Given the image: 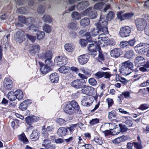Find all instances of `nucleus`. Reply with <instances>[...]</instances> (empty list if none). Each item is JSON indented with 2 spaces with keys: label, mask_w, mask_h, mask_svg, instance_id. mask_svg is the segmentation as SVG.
Returning a JSON list of instances; mask_svg holds the SVG:
<instances>
[{
  "label": "nucleus",
  "mask_w": 149,
  "mask_h": 149,
  "mask_svg": "<svg viewBox=\"0 0 149 149\" xmlns=\"http://www.w3.org/2000/svg\"><path fill=\"white\" fill-rule=\"evenodd\" d=\"M32 103L31 101L28 99L22 102L20 104L19 108L22 111H24L26 110L28 106Z\"/></svg>",
  "instance_id": "nucleus-19"
},
{
  "label": "nucleus",
  "mask_w": 149,
  "mask_h": 149,
  "mask_svg": "<svg viewBox=\"0 0 149 149\" xmlns=\"http://www.w3.org/2000/svg\"><path fill=\"white\" fill-rule=\"evenodd\" d=\"M43 20L45 22L48 23H51L52 21V19L50 16L48 15H45L42 18Z\"/></svg>",
  "instance_id": "nucleus-47"
},
{
  "label": "nucleus",
  "mask_w": 149,
  "mask_h": 149,
  "mask_svg": "<svg viewBox=\"0 0 149 149\" xmlns=\"http://www.w3.org/2000/svg\"><path fill=\"white\" fill-rule=\"evenodd\" d=\"M72 17L74 19L79 20L81 18V15L77 12H74L71 14Z\"/></svg>",
  "instance_id": "nucleus-43"
},
{
  "label": "nucleus",
  "mask_w": 149,
  "mask_h": 149,
  "mask_svg": "<svg viewBox=\"0 0 149 149\" xmlns=\"http://www.w3.org/2000/svg\"><path fill=\"white\" fill-rule=\"evenodd\" d=\"M145 63V59L142 56H139L136 57L135 59V65L139 67Z\"/></svg>",
  "instance_id": "nucleus-22"
},
{
  "label": "nucleus",
  "mask_w": 149,
  "mask_h": 149,
  "mask_svg": "<svg viewBox=\"0 0 149 149\" xmlns=\"http://www.w3.org/2000/svg\"><path fill=\"white\" fill-rule=\"evenodd\" d=\"M119 71L123 75L127 76L131 73L132 70L125 68V67L121 66L120 69L119 70Z\"/></svg>",
  "instance_id": "nucleus-25"
},
{
  "label": "nucleus",
  "mask_w": 149,
  "mask_h": 149,
  "mask_svg": "<svg viewBox=\"0 0 149 149\" xmlns=\"http://www.w3.org/2000/svg\"><path fill=\"white\" fill-rule=\"evenodd\" d=\"M107 21L101 16L99 22L95 24V26H97V28H93L91 31V32H88L85 33V36L87 40L89 42H92L91 36H95L98 33L100 34L101 33H103L102 32V29L103 30V28L107 26Z\"/></svg>",
  "instance_id": "nucleus-1"
},
{
  "label": "nucleus",
  "mask_w": 149,
  "mask_h": 149,
  "mask_svg": "<svg viewBox=\"0 0 149 149\" xmlns=\"http://www.w3.org/2000/svg\"><path fill=\"white\" fill-rule=\"evenodd\" d=\"M77 126V124H74L71 125L70 127H67L70 132H72L76 128Z\"/></svg>",
  "instance_id": "nucleus-63"
},
{
  "label": "nucleus",
  "mask_w": 149,
  "mask_h": 149,
  "mask_svg": "<svg viewBox=\"0 0 149 149\" xmlns=\"http://www.w3.org/2000/svg\"><path fill=\"white\" fill-rule=\"evenodd\" d=\"M43 30L47 33H49L51 31V27L48 24H45L43 27Z\"/></svg>",
  "instance_id": "nucleus-44"
},
{
  "label": "nucleus",
  "mask_w": 149,
  "mask_h": 149,
  "mask_svg": "<svg viewBox=\"0 0 149 149\" xmlns=\"http://www.w3.org/2000/svg\"><path fill=\"white\" fill-rule=\"evenodd\" d=\"M52 58L46 59L45 61V65L51 67L54 65V63L52 61L51 59Z\"/></svg>",
  "instance_id": "nucleus-45"
},
{
  "label": "nucleus",
  "mask_w": 149,
  "mask_h": 149,
  "mask_svg": "<svg viewBox=\"0 0 149 149\" xmlns=\"http://www.w3.org/2000/svg\"><path fill=\"white\" fill-rule=\"evenodd\" d=\"M71 86L76 88H81L84 86L81 84V82L79 79H76L72 81L71 84Z\"/></svg>",
  "instance_id": "nucleus-24"
},
{
  "label": "nucleus",
  "mask_w": 149,
  "mask_h": 149,
  "mask_svg": "<svg viewBox=\"0 0 149 149\" xmlns=\"http://www.w3.org/2000/svg\"><path fill=\"white\" fill-rule=\"evenodd\" d=\"M26 38L30 40L32 42H34L36 40V37L35 36H33L29 34H26Z\"/></svg>",
  "instance_id": "nucleus-55"
},
{
  "label": "nucleus",
  "mask_w": 149,
  "mask_h": 149,
  "mask_svg": "<svg viewBox=\"0 0 149 149\" xmlns=\"http://www.w3.org/2000/svg\"><path fill=\"white\" fill-rule=\"evenodd\" d=\"M8 99L11 101L15 100L16 99L14 92L10 91L9 92L7 95Z\"/></svg>",
  "instance_id": "nucleus-37"
},
{
  "label": "nucleus",
  "mask_w": 149,
  "mask_h": 149,
  "mask_svg": "<svg viewBox=\"0 0 149 149\" xmlns=\"http://www.w3.org/2000/svg\"><path fill=\"white\" fill-rule=\"evenodd\" d=\"M137 29L139 31H143L145 29L147 25L146 22L142 18H138L135 21Z\"/></svg>",
  "instance_id": "nucleus-7"
},
{
  "label": "nucleus",
  "mask_w": 149,
  "mask_h": 149,
  "mask_svg": "<svg viewBox=\"0 0 149 149\" xmlns=\"http://www.w3.org/2000/svg\"><path fill=\"white\" fill-rule=\"evenodd\" d=\"M103 28V30L102 29V32L103 33H101L99 35L97 41L95 42L96 45L100 46V47H103L108 45L110 41L109 38L105 36V34L108 33L107 27L105 26Z\"/></svg>",
  "instance_id": "nucleus-3"
},
{
  "label": "nucleus",
  "mask_w": 149,
  "mask_h": 149,
  "mask_svg": "<svg viewBox=\"0 0 149 149\" xmlns=\"http://www.w3.org/2000/svg\"><path fill=\"white\" fill-rule=\"evenodd\" d=\"M97 98L96 96L87 95L84 96L81 101V104L85 106H89L93 103L95 99Z\"/></svg>",
  "instance_id": "nucleus-5"
},
{
  "label": "nucleus",
  "mask_w": 149,
  "mask_h": 149,
  "mask_svg": "<svg viewBox=\"0 0 149 149\" xmlns=\"http://www.w3.org/2000/svg\"><path fill=\"white\" fill-rule=\"evenodd\" d=\"M18 137L19 139L23 142L24 143L26 144L28 143V140L24 133H22L21 134L19 135Z\"/></svg>",
  "instance_id": "nucleus-35"
},
{
  "label": "nucleus",
  "mask_w": 149,
  "mask_h": 149,
  "mask_svg": "<svg viewBox=\"0 0 149 149\" xmlns=\"http://www.w3.org/2000/svg\"><path fill=\"white\" fill-rule=\"evenodd\" d=\"M134 15L132 13H129L123 14L122 12L118 13L117 14L118 18L120 20L131 18Z\"/></svg>",
  "instance_id": "nucleus-12"
},
{
  "label": "nucleus",
  "mask_w": 149,
  "mask_h": 149,
  "mask_svg": "<svg viewBox=\"0 0 149 149\" xmlns=\"http://www.w3.org/2000/svg\"><path fill=\"white\" fill-rule=\"evenodd\" d=\"M29 32L32 34L34 32H37L38 30V28L33 25H31L29 27Z\"/></svg>",
  "instance_id": "nucleus-41"
},
{
  "label": "nucleus",
  "mask_w": 149,
  "mask_h": 149,
  "mask_svg": "<svg viewBox=\"0 0 149 149\" xmlns=\"http://www.w3.org/2000/svg\"><path fill=\"white\" fill-rule=\"evenodd\" d=\"M51 81L54 83H57L58 81L59 76L56 73H53L49 76Z\"/></svg>",
  "instance_id": "nucleus-27"
},
{
  "label": "nucleus",
  "mask_w": 149,
  "mask_h": 149,
  "mask_svg": "<svg viewBox=\"0 0 149 149\" xmlns=\"http://www.w3.org/2000/svg\"><path fill=\"white\" fill-rule=\"evenodd\" d=\"M37 10L39 14H41L44 12L45 9L44 7L40 6L38 8Z\"/></svg>",
  "instance_id": "nucleus-60"
},
{
  "label": "nucleus",
  "mask_w": 149,
  "mask_h": 149,
  "mask_svg": "<svg viewBox=\"0 0 149 149\" xmlns=\"http://www.w3.org/2000/svg\"><path fill=\"white\" fill-rule=\"evenodd\" d=\"M120 46L122 48H127L128 47V43L127 41H122L120 42Z\"/></svg>",
  "instance_id": "nucleus-52"
},
{
  "label": "nucleus",
  "mask_w": 149,
  "mask_h": 149,
  "mask_svg": "<svg viewBox=\"0 0 149 149\" xmlns=\"http://www.w3.org/2000/svg\"><path fill=\"white\" fill-rule=\"evenodd\" d=\"M95 78L99 79L104 77L106 78H109L111 76L110 72H98L94 74Z\"/></svg>",
  "instance_id": "nucleus-17"
},
{
  "label": "nucleus",
  "mask_w": 149,
  "mask_h": 149,
  "mask_svg": "<svg viewBox=\"0 0 149 149\" xmlns=\"http://www.w3.org/2000/svg\"><path fill=\"white\" fill-rule=\"evenodd\" d=\"M119 125L120 128V130L121 132H125L127 131L128 129L124 125L120 124Z\"/></svg>",
  "instance_id": "nucleus-58"
},
{
  "label": "nucleus",
  "mask_w": 149,
  "mask_h": 149,
  "mask_svg": "<svg viewBox=\"0 0 149 149\" xmlns=\"http://www.w3.org/2000/svg\"><path fill=\"white\" fill-rule=\"evenodd\" d=\"M79 109V107L76 102L74 100H72L70 103L67 104L64 107V111L66 113L71 115L75 112L76 110L77 111Z\"/></svg>",
  "instance_id": "nucleus-4"
},
{
  "label": "nucleus",
  "mask_w": 149,
  "mask_h": 149,
  "mask_svg": "<svg viewBox=\"0 0 149 149\" xmlns=\"http://www.w3.org/2000/svg\"><path fill=\"white\" fill-rule=\"evenodd\" d=\"M19 20L20 22L23 24H26V19L25 17L21 16L19 17Z\"/></svg>",
  "instance_id": "nucleus-64"
},
{
  "label": "nucleus",
  "mask_w": 149,
  "mask_h": 149,
  "mask_svg": "<svg viewBox=\"0 0 149 149\" xmlns=\"http://www.w3.org/2000/svg\"><path fill=\"white\" fill-rule=\"evenodd\" d=\"M3 87L6 90H10L13 87L12 80L9 78H5L3 81Z\"/></svg>",
  "instance_id": "nucleus-15"
},
{
  "label": "nucleus",
  "mask_w": 149,
  "mask_h": 149,
  "mask_svg": "<svg viewBox=\"0 0 149 149\" xmlns=\"http://www.w3.org/2000/svg\"><path fill=\"white\" fill-rule=\"evenodd\" d=\"M42 145V146L47 149H55V146L51 143V141L48 139L44 140Z\"/></svg>",
  "instance_id": "nucleus-20"
},
{
  "label": "nucleus",
  "mask_w": 149,
  "mask_h": 149,
  "mask_svg": "<svg viewBox=\"0 0 149 149\" xmlns=\"http://www.w3.org/2000/svg\"><path fill=\"white\" fill-rule=\"evenodd\" d=\"M80 70L85 75L90 76L91 75V70L88 69H84L83 68H81Z\"/></svg>",
  "instance_id": "nucleus-50"
},
{
  "label": "nucleus",
  "mask_w": 149,
  "mask_h": 149,
  "mask_svg": "<svg viewBox=\"0 0 149 149\" xmlns=\"http://www.w3.org/2000/svg\"><path fill=\"white\" fill-rule=\"evenodd\" d=\"M114 14L113 12H109L107 16V18L108 21H110L114 17Z\"/></svg>",
  "instance_id": "nucleus-54"
},
{
  "label": "nucleus",
  "mask_w": 149,
  "mask_h": 149,
  "mask_svg": "<svg viewBox=\"0 0 149 149\" xmlns=\"http://www.w3.org/2000/svg\"><path fill=\"white\" fill-rule=\"evenodd\" d=\"M16 99L19 100H21L23 97V92L20 90H18L14 92Z\"/></svg>",
  "instance_id": "nucleus-34"
},
{
  "label": "nucleus",
  "mask_w": 149,
  "mask_h": 149,
  "mask_svg": "<svg viewBox=\"0 0 149 149\" xmlns=\"http://www.w3.org/2000/svg\"><path fill=\"white\" fill-rule=\"evenodd\" d=\"M40 47L37 44L32 45L29 48V52L33 55H34L36 52L40 50Z\"/></svg>",
  "instance_id": "nucleus-21"
},
{
  "label": "nucleus",
  "mask_w": 149,
  "mask_h": 149,
  "mask_svg": "<svg viewBox=\"0 0 149 149\" xmlns=\"http://www.w3.org/2000/svg\"><path fill=\"white\" fill-rule=\"evenodd\" d=\"M89 19L88 18H85L80 21V24L81 26H85L89 24Z\"/></svg>",
  "instance_id": "nucleus-39"
},
{
  "label": "nucleus",
  "mask_w": 149,
  "mask_h": 149,
  "mask_svg": "<svg viewBox=\"0 0 149 149\" xmlns=\"http://www.w3.org/2000/svg\"><path fill=\"white\" fill-rule=\"evenodd\" d=\"M24 33L22 30H19L15 35L14 38L16 42L20 43L25 40Z\"/></svg>",
  "instance_id": "nucleus-9"
},
{
  "label": "nucleus",
  "mask_w": 149,
  "mask_h": 149,
  "mask_svg": "<svg viewBox=\"0 0 149 149\" xmlns=\"http://www.w3.org/2000/svg\"><path fill=\"white\" fill-rule=\"evenodd\" d=\"M134 147L136 149H141L142 148V146L141 143L137 142L134 143Z\"/></svg>",
  "instance_id": "nucleus-62"
},
{
  "label": "nucleus",
  "mask_w": 149,
  "mask_h": 149,
  "mask_svg": "<svg viewBox=\"0 0 149 149\" xmlns=\"http://www.w3.org/2000/svg\"><path fill=\"white\" fill-rule=\"evenodd\" d=\"M139 44L137 45L134 47V49L136 52L140 54H145L147 51L143 47H139Z\"/></svg>",
  "instance_id": "nucleus-29"
},
{
  "label": "nucleus",
  "mask_w": 149,
  "mask_h": 149,
  "mask_svg": "<svg viewBox=\"0 0 149 149\" xmlns=\"http://www.w3.org/2000/svg\"><path fill=\"white\" fill-rule=\"evenodd\" d=\"M149 107V106L145 104L141 105L139 107V109L142 110H144L147 109Z\"/></svg>",
  "instance_id": "nucleus-61"
},
{
  "label": "nucleus",
  "mask_w": 149,
  "mask_h": 149,
  "mask_svg": "<svg viewBox=\"0 0 149 149\" xmlns=\"http://www.w3.org/2000/svg\"><path fill=\"white\" fill-rule=\"evenodd\" d=\"M134 56V52L132 50H130L127 51L124 55L125 58L128 59L133 58Z\"/></svg>",
  "instance_id": "nucleus-33"
},
{
  "label": "nucleus",
  "mask_w": 149,
  "mask_h": 149,
  "mask_svg": "<svg viewBox=\"0 0 149 149\" xmlns=\"http://www.w3.org/2000/svg\"><path fill=\"white\" fill-rule=\"evenodd\" d=\"M127 139V137L124 135H123L119 137L112 141L113 143L115 144H118L121 142L125 141Z\"/></svg>",
  "instance_id": "nucleus-26"
},
{
  "label": "nucleus",
  "mask_w": 149,
  "mask_h": 149,
  "mask_svg": "<svg viewBox=\"0 0 149 149\" xmlns=\"http://www.w3.org/2000/svg\"><path fill=\"white\" fill-rule=\"evenodd\" d=\"M68 132L67 129L64 127L59 128L57 132V134L60 136H65L66 135Z\"/></svg>",
  "instance_id": "nucleus-28"
},
{
  "label": "nucleus",
  "mask_w": 149,
  "mask_h": 149,
  "mask_svg": "<svg viewBox=\"0 0 149 149\" xmlns=\"http://www.w3.org/2000/svg\"><path fill=\"white\" fill-rule=\"evenodd\" d=\"M121 64L122 66L125 67V68H127L132 70L134 66L133 63L129 61L122 62Z\"/></svg>",
  "instance_id": "nucleus-31"
},
{
  "label": "nucleus",
  "mask_w": 149,
  "mask_h": 149,
  "mask_svg": "<svg viewBox=\"0 0 149 149\" xmlns=\"http://www.w3.org/2000/svg\"><path fill=\"white\" fill-rule=\"evenodd\" d=\"M88 49L91 52H92V55H94V57L97 54V51L99 50H100V46H97L95 44H94L93 43L89 45Z\"/></svg>",
  "instance_id": "nucleus-14"
},
{
  "label": "nucleus",
  "mask_w": 149,
  "mask_h": 149,
  "mask_svg": "<svg viewBox=\"0 0 149 149\" xmlns=\"http://www.w3.org/2000/svg\"><path fill=\"white\" fill-rule=\"evenodd\" d=\"M39 57L42 59H47L52 58V53L50 50H43L42 53L38 55Z\"/></svg>",
  "instance_id": "nucleus-10"
},
{
  "label": "nucleus",
  "mask_w": 149,
  "mask_h": 149,
  "mask_svg": "<svg viewBox=\"0 0 149 149\" xmlns=\"http://www.w3.org/2000/svg\"><path fill=\"white\" fill-rule=\"evenodd\" d=\"M81 91L83 93L88 95H90L91 96H92L94 93L95 92L93 88L90 86L86 87L85 85L84 86V87H83Z\"/></svg>",
  "instance_id": "nucleus-13"
},
{
  "label": "nucleus",
  "mask_w": 149,
  "mask_h": 149,
  "mask_svg": "<svg viewBox=\"0 0 149 149\" xmlns=\"http://www.w3.org/2000/svg\"><path fill=\"white\" fill-rule=\"evenodd\" d=\"M39 136L38 132L36 130H34L31 134V137L33 141H36L38 139Z\"/></svg>",
  "instance_id": "nucleus-36"
},
{
  "label": "nucleus",
  "mask_w": 149,
  "mask_h": 149,
  "mask_svg": "<svg viewBox=\"0 0 149 149\" xmlns=\"http://www.w3.org/2000/svg\"><path fill=\"white\" fill-rule=\"evenodd\" d=\"M79 43L82 47H85L87 44V41L84 39H81L79 41Z\"/></svg>",
  "instance_id": "nucleus-59"
},
{
  "label": "nucleus",
  "mask_w": 149,
  "mask_h": 149,
  "mask_svg": "<svg viewBox=\"0 0 149 149\" xmlns=\"http://www.w3.org/2000/svg\"><path fill=\"white\" fill-rule=\"evenodd\" d=\"M68 59L67 58L63 56H59L56 57L54 62L59 66L65 65L67 63Z\"/></svg>",
  "instance_id": "nucleus-8"
},
{
  "label": "nucleus",
  "mask_w": 149,
  "mask_h": 149,
  "mask_svg": "<svg viewBox=\"0 0 149 149\" xmlns=\"http://www.w3.org/2000/svg\"><path fill=\"white\" fill-rule=\"evenodd\" d=\"M39 119V118L36 116H33L32 117H28L25 118V121L26 123L29 125H30L33 121H36Z\"/></svg>",
  "instance_id": "nucleus-30"
},
{
  "label": "nucleus",
  "mask_w": 149,
  "mask_h": 149,
  "mask_svg": "<svg viewBox=\"0 0 149 149\" xmlns=\"http://www.w3.org/2000/svg\"><path fill=\"white\" fill-rule=\"evenodd\" d=\"M89 5V3L88 1H84L80 2L78 5L77 7L78 8H80V10H82L83 8L86 7H87Z\"/></svg>",
  "instance_id": "nucleus-40"
},
{
  "label": "nucleus",
  "mask_w": 149,
  "mask_h": 149,
  "mask_svg": "<svg viewBox=\"0 0 149 149\" xmlns=\"http://www.w3.org/2000/svg\"><path fill=\"white\" fill-rule=\"evenodd\" d=\"M61 66L58 70L59 72L63 73H65L67 72L68 67H67V68H66L64 65Z\"/></svg>",
  "instance_id": "nucleus-46"
},
{
  "label": "nucleus",
  "mask_w": 149,
  "mask_h": 149,
  "mask_svg": "<svg viewBox=\"0 0 149 149\" xmlns=\"http://www.w3.org/2000/svg\"><path fill=\"white\" fill-rule=\"evenodd\" d=\"M138 46L139 47H143L146 51H148L149 49V44L148 43H139V45Z\"/></svg>",
  "instance_id": "nucleus-49"
},
{
  "label": "nucleus",
  "mask_w": 149,
  "mask_h": 149,
  "mask_svg": "<svg viewBox=\"0 0 149 149\" xmlns=\"http://www.w3.org/2000/svg\"><path fill=\"white\" fill-rule=\"evenodd\" d=\"M88 81L89 84L92 86H94L97 84V81L94 78H90Z\"/></svg>",
  "instance_id": "nucleus-53"
},
{
  "label": "nucleus",
  "mask_w": 149,
  "mask_h": 149,
  "mask_svg": "<svg viewBox=\"0 0 149 149\" xmlns=\"http://www.w3.org/2000/svg\"><path fill=\"white\" fill-rule=\"evenodd\" d=\"M108 1V0H101L100 3H98L95 5L93 10L92 8L90 7L87 8L84 11V15L88 16L92 19L95 18L97 16V12L94 10L102 9L103 4Z\"/></svg>",
  "instance_id": "nucleus-2"
},
{
  "label": "nucleus",
  "mask_w": 149,
  "mask_h": 149,
  "mask_svg": "<svg viewBox=\"0 0 149 149\" xmlns=\"http://www.w3.org/2000/svg\"><path fill=\"white\" fill-rule=\"evenodd\" d=\"M45 33L42 31H37L36 33L37 38L38 40H41L45 36Z\"/></svg>",
  "instance_id": "nucleus-42"
},
{
  "label": "nucleus",
  "mask_w": 149,
  "mask_h": 149,
  "mask_svg": "<svg viewBox=\"0 0 149 149\" xmlns=\"http://www.w3.org/2000/svg\"><path fill=\"white\" fill-rule=\"evenodd\" d=\"M89 58V56L87 54L81 55L77 58L79 63L81 65L86 64L88 61Z\"/></svg>",
  "instance_id": "nucleus-16"
},
{
  "label": "nucleus",
  "mask_w": 149,
  "mask_h": 149,
  "mask_svg": "<svg viewBox=\"0 0 149 149\" xmlns=\"http://www.w3.org/2000/svg\"><path fill=\"white\" fill-rule=\"evenodd\" d=\"M99 119L98 118H94L93 119L91 120L90 122V124L92 125H96L99 123Z\"/></svg>",
  "instance_id": "nucleus-56"
},
{
  "label": "nucleus",
  "mask_w": 149,
  "mask_h": 149,
  "mask_svg": "<svg viewBox=\"0 0 149 149\" xmlns=\"http://www.w3.org/2000/svg\"><path fill=\"white\" fill-rule=\"evenodd\" d=\"M117 113L115 111L109 112L108 113V118L111 121H113L116 118Z\"/></svg>",
  "instance_id": "nucleus-32"
},
{
  "label": "nucleus",
  "mask_w": 149,
  "mask_h": 149,
  "mask_svg": "<svg viewBox=\"0 0 149 149\" xmlns=\"http://www.w3.org/2000/svg\"><path fill=\"white\" fill-rule=\"evenodd\" d=\"M75 46L72 43H67L64 46L65 50L69 52H73L75 49Z\"/></svg>",
  "instance_id": "nucleus-23"
},
{
  "label": "nucleus",
  "mask_w": 149,
  "mask_h": 149,
  "mask_svg": "<svg viewBox=\"0 0 149 149\" xmlns=\"http://www.w3.org/2000/svg\"><path fill=\"white\" fill-rule=\"evenodd\" d=\"M56 122L58 124L60 125H64L65 123V120L62 118H58L57 119Z\"/></svg>",
  "instance_id": "nucleus-57"
},
{
  "label": "nucleus",
  "mask_w": 149,
  "mask_h": 149,
  "mask_svg": "<svg viewBox=\"0 0 149 149\" xmlns=\"http://www.w3.org/2000/svg\"><path fill=\"white\" fill-rule=\"evenodd\" d=\"M94 141L98 144L101 145L103 143L102 139L100 137L96 136L94 139Z\"/></svg>",
  "instance_id": "nucleus-48"
},
{
  "label": "nucleus",
  "mask_w": 149,
  "mask_h": 149,
  "mask_svg": "<svg viewBox=\"0 0 149 149\" xmlns=\"http://www.w3.org/2000/svg\"><path fill=\"white\" fill-rule=\"evenodd\" d=\"M122 52L120 49L115 48L111 50L110 54L111 57L116 58L122 54Z\"/></svg>",
  "instance_id": "nucleus-18"
},
{
  "label": "nucleus",
  "mask_w": 149,
  "mask_h": 149,
  "mask_svg": "<svg viewBox=\"0 0 149 149\" xmlns=\"http://www.w3.org/2000/svg\"><path fill=\"white\" fill-rule=\"evenodd\" d=\"M77 24L76 22H71L68 24V28L70 31H74L77 30Z\"/></svg>",
  "instance_id": "nucleus-38"
},
{
  "label": "nucleus",
  "mask_w": 149,
  "mask_h": 149,
  "mask_svg": "<svg viewBox=\"0 0 149 149\" xmlns=\"http://www.w3.org/2000/svg\"><path fill=\"white\" fill-rule=\"evenodd\" d=\"M39 64L40 67V71L42 74H45L52 70V67L47 66L42 62H39Z\"/></svg>",
  "instance_id": "nucleus-11"
},
{
  "label": "nucleus",
  "mask_w": 149,
  "mask_h": 149,
  "mask_svg": "<svg viewBox=\"0 0 149 149\" xmlns=\"http://www.w3.org/2000/svg\"><path fill=\"white\" fill-rule=\"evenodd\" d=\"M131 32L130 28L129 26H126L120 28L119 35L122 38L126 37L129 36Z\"/></svg>",
  "instance_id": "nucleus-6"
},
{
  "label": "nucleus",
  "mask_w": 149,
  "mask_h": 149,
  "mask_svg": "<svg viewBox=\"0 0 149 149\" xmlns=\"http://www.w3.org/2000/svg\"><path fill=\"white\" fill-rule=\"evenodd\" d=\"M106 102L107 103L108 108L111 107L113 104V99L110 98H107Z\"/></svg>",
  "instance_id": "nucleus-51"
}]
</instances>
